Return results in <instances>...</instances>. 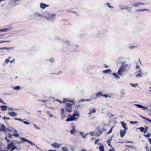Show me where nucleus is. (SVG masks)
Segmentation results:
<instances>
[{
	"instance_id": "nucleus-1",
	"label": "nucleus",
	"mask_w": 151,
	"mask_h": 151,
	"mask_svg": "<svg viewBox=\"0 0 151 151\" xmlns=\"http://www.w3.org/2000/svg\"><path fill=\"white\" fill-rule=\"evenodd\" d=\"M121 64V66L119 68L117 72V74L120 76L122 75V73L125 70H127L130 68V67L129 66V64L126 63L125 62H122Z\"/></svg>"
},
{
	"instance_id": "nucleus-2",
	"label": "nucleus",
	"mask_w": 151,
	"mask_h": 151,
	"mask_svg": "<svg viewBox=\"0 0 151 151\" xmlns=\"http://www.w3.org/2000/svg\"><path fill=\"white\" fill-rule=\"evenodd\" d=\"M21 0H9L8 5L9 6L12 7L15 6L18 4L17 3V2L20 1Z\"/></svg>"
},
{
	"instance_id": "nucleus-3",
	"label": "nucleus",
	"mask_w": 151,
	"mask_h": 151,
	"mask_svg": "<svg viewBox=\"0 0 151 151\" xmlns=\"http://www.w3.org/2000/svg\"><path fill=\"white\" fill-rule=\"evenodd\" d=\"M72 104L70 103H66L65 107V109L66 111L70 112L72 111Z\"/></svg>"
},
{
	"instance_id": "nucleus-4",
	"label": "nucleus",
	"mask_w": 151,
	"mask_h": 151,
	"mask_svg": "<svg viewBox=\"0 0 151 151\" xmlns=\"http://www.w3.org/2000/svg\"><path fill=\"white\" fill-rule=\"evenodd\" d=\"M55 14H50L48 17H45L44 18L50 21H53L55 19Z\"/></svg>"
},
{
	"instance_id": "nucleus-5",
	"label": "nucleus",
	"mask_w": 151,
	"mask_h": 151,
	"mask_svg": "<svg viewBox=\"0 0 151 151\" xmlns=\"http://www.w3.org/2000/svg\"><path fill=\"white\" fill-rule=\"evenodd\" d=\"M62 145V144H59L56 142L51 144V146L55 148H59L60 147V145Z\"/></svg>"
},
{
	"instance_id": "nucleus-6",
	"label": "nucleus",
	"mask_w": 151,
	"mask_h": 151,
	"mask_svg": "<svg viewBox=\"0 0 151 151\" xmlns=\"http://www.w3.org/2000/svg\"><path fill=\"white\" fill-rule=\"evenodd\" d=\"M76 116L78 117L80 116V114L78 111L76 110H75L74 111L73 114V115H71V116L73 119H77L75 117Z\"/></svg>"
},
{
	"instance_id": "nucleus-7",
	"label": "nucleus",
	"mask_w": 151,
	"mask_h": 151,
	"mask_svg": "<svg viewBox=\"0 0 151 151\" xmlns=\"http://www.w3.org/2000/svg\"><path fill=\"white\" fill-rule=\"evenodd\" d=\"M68 118L66 120V121L67 122L75 121L78 119H73L71 116V115L70 114H69L68 116Z\"/></svg>"
},
{
	"instance_id": "nucleus-8",
	"label": "nucleus",
	"mask_w": 151,
	"mask_h": 151,
	"mask_svg": "<svg viewBox=\"0 0 151 151\" xmlns=\"http://www.w3.org/2000/svg\"><path fill=\"white\" fill-rule=\"evenodd\" d=\"M40 8L43 9L47 7H48L49 6V5L46 4L42 2L40 3Z\"/></svg>"
},
{
	"instance_id": "nucleus-9",
	"label": "nucleus",
	"mask_w": 151,
	"mask_h": 151,
	"mask_svg": "<svg viewBox=\"0 0 151 151\" xmlns=\"http://www.w3.org/2000/svg\"><path fill=\"white\" fill-rule=\"evenodd\" d=\"M144 4V3L140 2H136L132 4V5L135 7H137L140 5Z\"/></svg>"
},
{
	"instance_id": "nucleus-10",
	"label": "nucleus",
	"mask_w": 151,
	"mask_h": 151,
	"mask_svg": "<svg viewBox=\"0 0 151 151\" xmlns=\"http://www.w3.org/2000/svg\"><path fill=\"white\" fill-rule=\"evenodd\" d=\"M8 114L9 115L12 117L16 116L17 115V113L13 111H8Z\"/></svg>"
},
{
	"instance_id": "nucleus-11",
	"label": "nucleus",
	"mask_w": 151,
	"mask_h": 151,
	"mask_svg": "<svg viewBox=\"0 0 151 151\" xmlns=\"http://www.w3.org/2000/svg\"><path fill=\"white\" fill-rule=\"evenodd\" d=\"M63 102L65 103L67 102H69L73 103V104H74V101L73 100H70L69 99L63 98Z\"/></svg>"
},
{
	"instance_id": "nucleus-12",
	"label": "nucleus",
	"mask_w": 151,
	"mask_h": 151,
	"mask_svg": "<svg viewBox=\"0 0 151 151\" xmlns=\"http://www.w3.org/2000/svg\"><path fill=\"white\" fill-rule=\"evenodd\" d=\"M33 15L35 17H38L40 18H42L43 17L42 15L38 12H36L34 13Z\"/></svg>"
},
{
	"instance_id": "nucleus-13",
	"label": "nucleus",
	"mask_w": 151,
	"mask_h": 151,
	"mask_svg": "<svg viewBox=\"0 0 151 151\" xmlns=\"http://www.w3.org/2000/svg\"><path fill=\"white\" fill-rule=\"evenodd\" d=\"M126 130L125 129L123 130H121L120 132V135L122 137H123L126 132Z\"/></svg>"
},
{
	"instance_id": "nucleus-14",
	"label": "nucleus",
	"mask_w": 151,
	"mask_h": 151,
	"mask_svg": "<svg viewBox=\"0 0 151 151\" xmlns=\"http://www.w3.org/2000/svg\"><path fill=\"white\" fill-rule=\"evenodd\" d=\"M6 130V127L4 124L0 125V131H4Z\"/></svg>"
},
{
	"instance_id": "nucleus-15",
	"label": "nucleus",
	"mask_w": 151,
	"mask_h": 151,
	"mask_svg": "<svg viewBox=\"0 0 151 151\" xmlns=\"http://www.w3.org/2000/svg\"><path fill=\"white\" fill-rule=\"evenodd\" d=\"M104 73H108L109 74H111L112 72L111 70L110 69H108L106 70H104L102 71Z\"/></svg>"
},
{
	"instance_id": "nucleus-16",
	"label": "nucleus",
	"mask_w": 151,
	"mask_h": 151,
	"mask_svg": "<svg viewBox=\"0 0 151 151\" xmlns=\"http://www.w3.org/2000/svg\"><path fill=\"white\" fill-rule=\"evenodd\" d=\"M121 124L123 127L124 129L127 130L128 129V128L126 124L124 122H121Z\"/></svg>"
},
{
	"instance_id": "nucleus-17",
	"label": "nucleus",
	"mask_w": 151,
	"mask_h": 151,
	"mask_svg": "<svg viewBox=\"0 0 151 151\" xmlns=\"http://www.w3.org/2000/svg\"><path fill=\"white\" fill-rule=\"evenodd\" d=\"M96 111V109L95 108H92L90 109V112L88 114L89 115H90L92 113H95Z\"/></svg>"
},
{
	"instance_id": "nucleus-18",
	"label": "nucleus",
	"mask_w": 151,
	"mask_h": 151,
	"mask_svg": "<svg viewBox=\"0 0 151 151\" xmlns=\"http://www.w3.org/2000/svg\"><path fill=\"white\" fill-rule=\"evenodd\" d=\"M11 29L10 28L8 29L7 28L0 29V32H8Z\"/></svg>"
},
{
	"instance_id": "nucleus-19",
	"label": "nucleus",
	"mask_w": 151,
	"mask_h": 151,
	"mask_svg": "<svg viewBox=\"0 0 151 151\" xmlns=\"http://www.w3.org/2000/svg\"><path fill=\"white\" fill-rule=\"evenodd\" d=\"M14 144L13 143H9L8 145V147H7V149L9 150L11 148L13 147V146H14Z\"/></svg>"
},
{
	"instance_id": "nucleus-20",
	"label": "nucleus",
	"mask_w": 151,
	"mask_h": 151,
	"mask_svg": "<svg viewBox=\"0 0 151 151\" xmlns=\"http://www.w3.org/2000/svg\"><path fill=\"white\" fill-rule=\"evenodd\" d=\"M76 132L75 127L74 126H72V129L70 131V132L71 134H73Z\"/></svg>"
},
{
	"instance_id": "nucleus-21",
	"label": "nucleus",
	"mask_w": 151,
	"mask_h": 151,
	"mask_svg": "<svg viewBox=\"0 0 151 151\" xmlns=\"http://www.w3.org/2000/svg\"><path fill=\"white\" fill-rule=\"evenodd\" d=\"M7 106L5 105H3L1 106V109L3 111H4L7 110L6 108L7 107Z\"/></svg>"
},
{
	"instance_id": "nucleus-22",
	"label": "nucleus",
	"mask_w": 151,
	"mask_h": 151,
	"mask_svg": "<svg viewBox=\"0 0 151 151\" xmlns=\"http://www.w3.org/2000/svg\"><path fill=\"white\" fill-rule=\"evenodd\" d=\"M112 75L114 76L115 78L116 79H118L120 78V77L118 76V75L117 74L115 73H112Z\"/></svg>"
},
{
	"instance_id": "nucleus-23",
	"label": "nucleus",
	"mask_w": 151,
	"mask_h": 151,
	"mask_svg": "<svg viewBox=\"0 0 151 151\" xmlns=\"http://www.w3.org/2000/svg\"><path fill=\"white\" fill-rule=\"evenodd\" d=\"M79 134L82 136V137L84 139H86V135L84 134V133L82 132H79Z\"/></svg>"
},
{
	"instance_id": "nucleus-24",
	"label": "nucleus",
	"mask_w": 151,
	"mask_h": 151,
	"mask_svg": "<svg viewBox=\"0 0 151 151\" xmlns=\"http://www.w3.org/2000/svg\"><path fill=\"white\" fill-rule=\"evenodd\" d=\"M102 133V132L100 130H98L96 132V136H99L100 134H101Z\"/></svg>"
},
{
	"instance_id": "nucleus-25",
	"label": "nucleus",
	"mask_w": 151,
	"mask_h": 151,
	"mask_svg": "<svg viewBox=\"0 0 151 151\" xmlns=\"http://www.w3.org/2000/svg\"><path fill=\"white\" fill-rule=\"evenodd\" d=\"M112 95V94H109V95H108V94H101V95H100V96H101L104 97H105V98H106L107 97H111V96Z\"/></svg>"
},
{
	"instance_id": "nucleus-26",
	"label": "nucleus",
	"mask_w": 151,
	"mask_h": 151,
	"mask_svg": "<svg viewBox=\"0 0 151 151\" xmlns=\"http://www.w3.org/2000/svg\"><path fill=\"white\" fill-rule=\"evenodd\" d=\"M12 49V47H0V50H9L10 49Z\"/></svg>"
},
{
	"instance_id": "nucleus-27",
	"label": "nucleus",
	"mask_w": 151,
	"mask_h": 151,
	"mask_svg": "<svg viewBox=\"0 0 151 151\" xmlns=\"http://www.w3.org/2000/svg\"><path fill=\"white\" fill-rule=\"evenodd\" d=\"M2 119L4 120L6 122V120H9L10 119L9 117H6L5 116L2 117Z\"/></svg>"
},
{
	"instance_id": "nucleus-28",
	"label": "nucleus",
	"mask_w": 151,
	"mask_h": 151,
	"mask_svg": "<svg viewBox=\"0 0 151 151\" xmlns=\"http://www.w3.org/2000/svg\"><path fill=\"white\" fill-rule=\"evenodd\" d=\"M66 44L67 45H70L72 44L71 42L69 40H66Z\"/></svg>"
},
{
	"instance_id": "nucleus-29",
	"label": "nucleus",
	"mask_w": 151,
	"mask_h": 151,
	"mask_svg": "<svg viewBox=\"0 0 151 151\" xmlns=\"http://www.w3.org/2000/svg\"><path fill=\"white\" fill-rule=\"evenodd\" d=\"M100 151H104V147L103 145H101L99 147Z\"/></svg>"
},
{
	"instance_id": "nucleus-30",
	"label": "nucleus",
	"mask_w": 151,
	"mask_h": 151,
	"mask_svg": "<svg viewBox=\"0 0 151 151\" xmlns=\"http://www.w3.org/2000/svg\"><path fill=\"white\" fill-rule=\"evenodd\" d=\"M130 85L131 86L134 87H136L138 86V84L137 83L133 84L131 83L130 84Z\"/></svg>"
},
{
	"instance_id": "nucleus-31",
	"label": "nucleus",
	"mask_w": 151,
	"mask_h": 151,
	"mask_svg": "<svg viewBox=\"0 0 151 151\" xmlns=\"http://www.w3.org/2000/svg\"><path fill=\"white\" fill-rule=\"evenodd\" d=\"M13 135L17 137H18L19 136V135L17 132H14L13 134Z\"/></svg>"
},
{
	"instance_id": "nucleus-32",
	"label": "nucleus",
	"mask_w": 151,
	"mask_h": 151,
	"mask_svg": "<svg viewBox=\"0 0 151 151\" xmlns=\"http://www.w3.org/2000/svg\"><path fill=\"white\" fill-rule=\"evenodd\" d=\"M20 88H21L20 86H17L14 87V89L15 90H16L19 91V89Z\"/></svg>"
},
{
	"instance_id": "nucleus-33",
	"label": "nucleus",
	"mask_w": 151,
	"mask_h": 151,
	"mask_svg": "<svg viewBox=\"0 0 151 151\" xmlns=\"http://www.w3.org/2000/svg\"><path fill=\"white\" fill-rule=\"evenodd\" d=\"M21 140L22 141L25 142H28L29 141V140L26 139L24 137H23L21 138Z\"/></svg>"
},
{
	"instance_id": "nucleus-34",
	"label": "nucleus",
	"mask_w": 151,
	"mask_h": 151,
	"mask_svg": "<svg viewBox=\"0 0 151 151\" xmlns=\"http://www.w3.org/2000/svg\"><path fill=\"white\" fill-rule=\"evenodd\" d=\"M150 11V10L149 9H138L137 10V11L138 12H141V11Z\"/></svg>"
},
{
	"instance_id": "nucleus-35",
	"label": "nucleus",
	"mask_w": 151,
	"mask_h": 151,
	"mask_svg": "<svg viewBox=\"0 0 151 151\" xmlns=\"http://www.w3.org/2000/svg\"><path fill=\"white\" fill-rule=\"evenodd\" d=\"M62 150L63 151H68V149L66 147H63Z\"/></svg>"
},
{
	"instance_id": "nucleus-36",
	"label": "nucleus",
	"mask_w": 151,
	"mask_h": 151,
	"mask_svg": "<svg viewBox=\"0 0 151 151\" xmlns=\"http://www.w3.org/2000/svg\"><path fill=\"white\" fill-rule=\"evenodd\" d=\"M62 116L61 117V119L62 120H63L66 117V115L65 114H61Z\"/></svg>"
},
{
	"instance_id": "nucleus-37",
	"label": "nucleus",
	"mask_w": 151,
	"mask_h": 151,
	"mask_svg": "<svg viewBox=\"0 0 151 151\" xmlns=\"http://www.w3.org/2000/svg\"><path fill=\"white\" fill-rule=\"evenodd\" d=\"M134 105L137 106V107L139 108H142V107H143V106L140 104H134Z\"/></svg>"
},
{
	"instance_id": "nucleus-38",
	"label": "nucleus",
	"mask_w": 151,
	"mask_h": 151,
	"mask_svg": "<svg viewBox=\"0 0 151 151\" xmlns=\"http://www.w3.org/2000/svg\"><path fill=\"white\" fill-rule=\"evenodd\" d=\"M15 143L16 144H17L18 145H19L20 143H23V142H22L21 141L18 142L17 140H16L15 141Z\"/></svg>"
},
{
	"instance_id": "nucleus-39",
	"label": "nucleus",
	"mask_w": 151,
	"mask_h": 151,
	"mask_svg": "<svg viewBox=\"0 0 151 151\" xmlns=\"http://www.w3.org/2000/svg\"><path fill=\"white\" fill-rule=\"evenodd\" d=\"M125 94V92L123 90L121 91V94L122 96H123Z\"/></svg>"
},
{
	"instance_id": "nucleus-40",
	"label": "nucleus",
	"mask_w": 151,
	"mask_h": 151,
	"mask_svg": "<svg viewBox=\"0 0 151 151\" xmlns=\"http://www.w3.org/2000/svg\"><path fill=\"white\" fill-rule=\"evenodd\" d=\"M112 139H110V140H107V144L109 146H110V147H111V142H110V141Z\"/></svg>"
},
{
	"instance_id": "nucleus-41",
	"label": "nucleus",
	"mask_w": 151,
	"mask_h": 151,
	"mask_svg": "<svg viewBox=\"0 0 151 151\" xmlns=\"http://www.w3.org/2000/svg\"><path fill=\"white\" fill-rule=\"evenodd\" d=\"M110 4L109 3H106V5L108 6L111 8H113L114 7L113 6H111L110 5Z\"/></svg>"
},
{
	"instance_id": "nucleus-42",
	"label": "nucleus",
	"mask_w": 151,
	"mask_h": 151,
	"mask_svg": "<svg viewBox=\"0 0 151 151\" xmlns=\"http://www.w3.org/2000/svg\"><path fill=\"white\" fill-rule=\"evenodd\" d=\"M28 143L30 144L32 146H35L36 145L34 143L30 141H29L28 142Z\"/></svg>"
},
{
	"instance_id": "nucleus-43",
	"label": "nucleus",
	"mask_w": 151,
	"mask_h": 151,
	"mask_svg": "<svg viewBox=\"0 0 151 151\" xmlns=\"http://www.w3.org/2000/svg\"><path fill=\"white\" fill-rule=\"evenodd\" d=\"M142 132H143L144 130V128L143 127H141L138 128Z\"/></svg>"
},
{
	"instance_id": "nucleus-44",
	"label": "nucleus",
	"mask_w": 151,
	"mask_h": 151,
	"mask_svg": "<svg viewBox=\"0 0 151 151\" xmlns=\"http://www.w3.org/2000/svg\"><path fill=\"white\" fill-rule=\"evenodd\" d=\"M137 47V46H129V48L130 49H134L135 47Z\"/></svg>"
},
{
	"instance_id": "nucleus-45",
	"label": "nucleus",
	"mask_w": 151,
	"mask_h": 151,
	"mask_svg": "<svg viewBox=\"0 0 151 151\" xmlns=\"http://www.w3.org/2000/svg\"><path fill=\"white\" fill-rule=\"evenodd\" d=\"M146 149L147 151H151V148H149L147 146L146 147Z\"/></svg>"
},
{
	"instance_id": "nucleus-46",
	"label": "nucleus",
	"mask_w": 151,
	"mask_h": 151,
	"mask_svg": "<svg viewBox=\"0 0 151 151\" xmlns=\"http://www.w3.org/2000/svg\"><path fill=\"white\" fill-rule=\"evenodd\" d=\"M8 137L9 138H10L12 137V135L10 133H8L7 134Z\"/></svg>"
},
{
	"instance_id": "nucleus-47",
	"label": "nucleus",
	"mask_w": 151,
	"mask_h": 151,
	"mask_svg": "<svg viewBox=\"0 0 151 151\" xmlns=\"http://www.w3.org/2000/svg\"><path fill=\"white\" fill-rule=\"evenodd\" d=\"M90 100H84V99H82V100H80L79 101V102H80L81 101H82V102H83V101H90Z\"/></svg>"
},
{
	"instance_id": "nucleus-48",
	"label": "nucleus",
	"mask_w": 151,
	"mask_h": 151,
	"mask_svg": "<svg viewBox=\"0 0 151 151\" xmlns=\"http://www.w3.org/2000/svg\"><path fill=\"white\" fill-rule=\"evenodd\" d=\"M65 110L63 108H62L61 110V114H63L64 113Z\"/></svg>"
},
{
	"instance_id": "nucleus-49",
	"label": "nucleus",
	"mask_w": 151,
	"mask_h": 151,
	"mask_svg": "<svg viewBox=\"0 0 151 151\" xmlns=\"http://www.w3.org/2000/svg\"><path fill=\"white\" fill-rule=\"evenodd\" d=\"M113 128V127H112L110 129L109 131L107 132L108 134H109L112 132Z\"/></svg>"
},
{
	"instance_id": "nucleus-50",
	"label": "nucleus",
	"mask_w": 151,
	"mask_h": 151,
	"mask_svg": "<svg viewBox=\"0 0 151 151\" xmlns=\"http://www.w3.org/2000/svg\"><path fill=\"white\" fill-rule=\"evenodd\" d=\"M95 132H90V134L92 136H93L95 135Z\"/></svg>"
},
{
	"instance_id": "nucleus-51",
	"label": "nucleus",
	"mask_w": 151,
	"mask_h": 151,
	"mask_svg": "<svg viewBox=\"0 0 151 151\" xmlns=\"http://www.w3.org/2000/svg\"><path fill=\"white\" fill-rule=\"evenodd\" d=\"M150 134H145L144 135V136L147 138H148L150 137Z\"/></svg>"
},
{
	"instance_id": "nucleus-52",
	"label": "nucleus",
	"mask_w": 151,
	"mask_h": 151,
	"mask_svg": "<svg viewBox=\"0 0 151 151\" xmlns=\"http://www.w3.org/2000/svg\"><path fill=\"white\" fill-rule=\"evenodd\" d=\"M136 77H142V75L141 74V73L136 75Z\"/></svg>"
},
{
	"instance_id": "nucleus-53",
	"label": "nucleus",
	"mask_w": 151,
	"mask_h": 151,
	"mask_svg": "<svg viewBox=\"0 0 151 151\" xmlns=\"http://www.w3.org/2000/svg\"><path fill=\"white\" fill-rule=\"evenodd\" d=\"M11 41L10 40H6V41H2L0 42V43H3V42H9Z\"/></svg>"
},
{
	"instance_id": "nucleus-54",
	"label": "nucleus",
	"mask_w": 151,
	"mask_h": 151,
	"mask_svg": "<svg viewBox=\"0 0 151 151\" xmlns=\"http://www.w3.org/2000/svg\"><path fill=\"white\" fill-rule=\"evenodd\" d=\"M33 126H34L35 127V128H36L37 129H40V128H39V127H37L35 124H33Z\"/></svg>"
},
{
	"instance_id": "nucleus-55",
	"label": "nucleus",
	"mask_w": 151,
	"mask_h": 151,
	"mask_svg": "<svg viewBox=\"0 0 151 151\" xmlns=\"http://www.w3.org/2000/svg\"><path fill=\"white\" fill-rule=\"evenodd\" d=\"M55 101H58V102L60 103H63V101H61L60 100L58 99H56L55 100Z\"/></svg>"
},
{
	"instance_id": "nucleus-56",
	"label": "nucleus",
	"mask_w": 151,
	"mask_h": 151,
	"mask_svg": "<svg viewBox=\"0 0 151 151\" xmlns=\"http://www.w3.org/2000/svg\"><path fill=\"white\" fill-rule=\"evenodd\" d=\"M12 148L13 149V150H14V149H17V150H19V149H17V147L16 146H13V147H12Z\"/></svg>"
},
{
	"instance_id": "nucleus-57",
	"label": "nucleus",
	"mask_w": 151,
	"mask_h": 151,
	"mask_svg": "<svg viewBox=\"0 0 151 151\" xmlns=\"http://www.w3.org/2000/svg\"><path fill=\"white\" fill-rule=\"evenodd\" d=\"M8 109L9 110H12V111H14V108H13L12 107H9L8 108Z\"/></svg>"
},
{
	"instance_id": "nucleus-58",
	"label": "nucleus",
	"mask_w": 151,
	"mask_h": 151,
	"mask_svg": "<svg viewBox=\"0 0 151 151\" xmlns=\"http://www.w3.org/2000/svg\"><path fill=\"white\" fill-rule=\"evenodd\" d=\"M23 123L24 124H27V125H29V122H28L23 121Z\"/></svg>"
},
{
	"instance_id": "nucleus-59",
	"label": "nucleus",
	"mask_w": 151,
	"mask_h": 151,
	"mask_svg": "<svg viewBox=\"0 0 151 151\" xmlns=\"http://www.w3.org/2000/svg\"><path fill=\"white\" fill-rule=\"evenodd\" d=\"M39 101H41L43 103H45V102L47 101H49V100H39Z\"/></svg>"
},
{
	"instance_id": "nucleus-60",
	"label": "nucleus",
	"mask_w": 151,
	"mask_h": 151,
	"mask_svg": "<svg viewBox=\"0 0 151 151\" xmlns=\"http://www.w3.org/2000/svg\"><path fill=\"white\" fill-rule=\"evenodd\" d=\"M125 9H126L127 10H128V12L130 11V10H131V9H130L129 7H125Z\"/></svg>"
},
{
	"instance_id": "nucleus-61",
	"label": "nucleus",
	"mask_w": 151,
	"mask_h": 151,
	"mask_svg": "<svg viewBox=\"0 0 151 151\" xmlns=\"http://www.w3.org/2000/svg\"><path fill=\"white\" fill-rule=\"evenodd\" d=\"M127 147H128L129 148H130L131 149H133V148H134V147L132 146H127Z\"/></svg>"
},
{
	"instance_id": "nucleus-62",
	"label": "nucleus",
	"mask_w": 151,
	"mask_h": 151,
	"mask_svg": "<svg viewBox=\"0 0 151 151\" xmlns=\"http://www.w3.org/2000/svg\"><path fill=\"white\" fill-rule=\"evenodd\" d=\"M130 123L131 124H136L137 123V122H133V121H130Z\"/></svg>"
},
{
	"instance_id": "nucleus-63",
	"label": "nucleus",
	"mask_w": 151,
	"mask_h": 151,
	"mask_svg": "<svg viewBox=\"0 0 151 151\" xmlns=\"http://www.w3.org/2000/svg\"><path fill=\"white\" fill-rule=\"evenodd\" d=\"M67 40H61V42L63 43L64 44H65L66 43V41Z\"/></svg>"
},
{
	"instance_id": "nucleus-64",
	"label": "nucleus",
	"mask_w": 151,
	"mask_h": 151,
	"mask_svg": "<svg viewBox=\"0 0 151 151\" xmlns=\"http://www.w3.org/2000/svg\"><path fill=\"white\" fill-rule=\"evenodd\" d=\"M9 62V59H6L5 60V62L6 63H8Z\"/></svg>"
}]
</instances>
